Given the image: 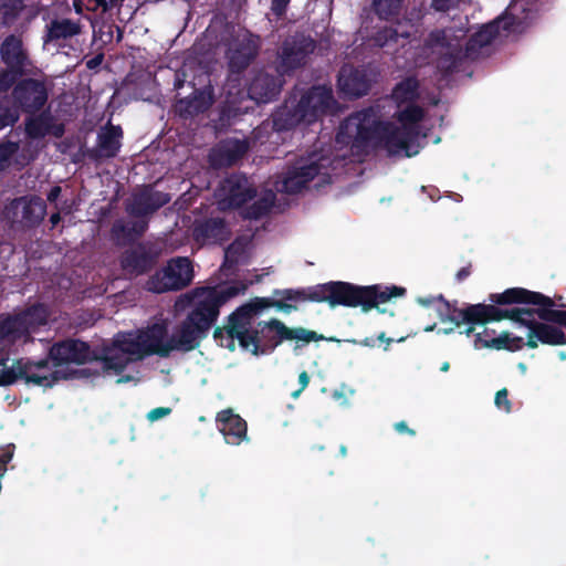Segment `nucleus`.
Wrapping results in <instances>:
<instances>
[{
	"mask_svg": "<svg viewBox=\"0 0 566 566\" xmlns=\"http://www.w3.org/2000/svg\"><path fill=\"white\" fill-rule=\"evenodd\" d=\"M434 301H436V298H434V297H428V298H424V297H418V298H417V302H418L420 305H422V306H429V305H430L431 303H433ZM437 301H439V300H438V297H437Z\"/></svg>",
	"mask_w": 566,
	"mask_h": 566,
	"instance_id": "obj_64",
	"label": "nucleus"
},
{
	"mask_svg": "<svg viewBox=\"0 0 566 566\" xmlns=\"http://www.w3.org/2000/svg\"><path fill=\"white\" fill-rule=\"evenodd\" d=\"M122 137L120 126L108 125L97 134L96 146L88 150V157L95 161L116 157L122 146Z\"/></svg>",
	"mask_w": 566,
	"mask_h": 566,
	"instance_id": "obj_26",
	"label": "nucleus"
},
{
	"mask_svg": "<svg viewBox=\"0 0 566 566\" xmlns=\"http://www.w3.org/2000/svg\"><path fill=\"white\" fill-rule=\"evenodd\" d=\"M283 75L259 71L251 80L248 94L256 103H269L276 98L283 86Z\"/></svg>",
	"mask_w": 566,
	"mask_h": 566,
	"instance_id": "obj_22",
	"label": "nucleus"
},
{
	"mask_svg": "<svg viewBox=\"0 0 566 566\" xmlns=\"http://www.w3.org/2000/svg\"><path fill=\"white\" fill-rule=\"evenodd\" d=\"M268 326L276 329V332L279 333V339L275 340L274 345H280L283 340L293 339L302 342L304 344L324 339V335L318 334L315 331H310L304 327L290 328L277 318L270 319Z\"/></svg>",
	"mask_w": 566,
	"mask_h": 566,
	"instance_id": "obj_31",
	"label": "nucleus"
},
{
	"mask_svg": "<svg viewBox=\"0 0 566 566\" xmlns=\"http://www.w3.org/2000/svg\"><path fill=\"white\" fill-rule=\"evenodd\" d=\"M213 103V93L210 86L195 88L189 96L177 99L176 111L184 118L205 113Z\"/></svg>",
	"mask_w": 566,
	"mask_h": 566,
	"instance_id": "obj_27",
	"label": "nucleus"
},
{
	"mask_svg": "<svg viewBox=\"0 0 566 566\" xmlns=\"http://www.w3.org/2000/svg\"><path fill=\"white\" fill-rule=\"evenodd\" d=\"M157 263L158 253L144 243L126 249L119 256L120 269L130 277L148 274Z\"/></svg>",
	"mask_w": 566,
	"mask_h": 566,
	"instance_id": "obj_20",
	"label": "nucleus"
},
{
	"mask_svg": "<svg viewBox=\"0 0 566 566\" xmlns=\"http://www.w3.org/2000/svg\"><path fill=\"white\" fill-rule=\"evenodd\" d=\"M260 49V36L249 31L233 39L226 52L229 80L239 81L258 57Z\"/></svg>",
	"mask_w": 566,
	"mask_h": 566,
	"instance_id": "obj_11",
	"label": "nucleus"
},
{
	"mask_svg": "<svg viewBox=\"0 0 566 566\" xmlns=\"http://www.w3.org/2000/svg\"><path fill=\"white\" fill-rule=\"evenodd\" d=\"M298 107L306 115V124L317 122L322 116L333 114L337 108V101L333 90L326 85H314L297 101Z\"/></svg>",
	"mask_w": 566,
	"mask_h": 566,
	"instance_id": "obj_16",
	"label": "nucleus"
},
{
	"mask_svg": "<svg viewBox=\"0 0 566 566\" xmlns=\"http://www.w3.org/2000/svg\"><path fill=\"white\" fill-rule=\"evenodd\" d=\"M461 0H432L431 6L436 11L446 12L454 8Z\"/></svg>",
	"mask_w": 566,
	"mask_h": 566,
	"instance_id": "obj_55",
	"label": "nucleus"
},
{
	"mask_svg": "<svg viewBox=\"0 0 566 566\" xmlns=\"http://www.w3.org/2000/svg\"><path fill=\"white\" fill-rule=\"evenodd\" d=\"M192 237L201 244H222L230 239L231 229L223 218L211 217L195 222Z\"/></svg>",
	"mask_w": 566,
	"mask_h": 566,
	"instance_id": "obj_21",
	"label": "nucleus"
},
{
	"mask_svg": "<svg viewBox=\"0 0 566 566\" xmlns=\"http://www.w3.org/2000/svg\"><path fill=\"white\" fill-rule=\"evenodd\" d=\"M0 59L6 65L0 70V92H9L14 82L27 76L34 67L21 36L7 35L0 44Z\"/></svg>",
	"mask_w": 566,
	"mask_h": 566,
	"instance_id": "obj_6",
	"label": "nucleus"
},
{
	"mask_svg": "<svg viewBox=\"0 0 566 566\" xmlns=\"http://www.w3.org/2000/svg\"><path fill=\"white\" fill-rule=\"evenodd\" d=\"M302 123L306 124V115L294 99L286 101L272 115L273 129L276 132L293 129Z\"/></svg>",
	"mask_w": 566,
	"mask_h": 566,
	"instance_id": "obj_30",
	"label": "nucleus"
},
{
	"mask_svg": "<svg viewBox=\"0 0 566 566\" xmlns=\"http://www.w3.org/2000/svg\"><path fill=\"white\" fill-rule=\"evenodd\" d=\"M275 307L276 310H286L287 305L281 302H268L262 297H254L250 302L242 304L233 311L223 326H218L213 331V338L217 344L230 352L235 350V339L243 349L252 346V354L263 355L259 329H251L254 317L263 310Z\"/></svg>",
	"mask_w": 566,
	"mask_h": 566,
	"instance_id": "obj_4",
	"label": "nucleus"
},
{
	"mask_svg": "<svg viewBox=\"0 0 566 566\" xmlns=\"http://www.w3.org/2000/svg\"><path fill=\"white\" fill-rule=\"evenodd\" d=\"M95 360L102 361L105 371L113 370L115 374H120L126 369L132 358L118 352L113 346H105L101 354L96 353Z\"/></svg>",
	"mask_w": 566,
	"mask_h": 566,
	"instance_id": "obj_36",
	"label": "nucleus"
},
{
	"mask_svg": "<svg viewBox=\"0 0 566 566\" xmlns=\"http://www.w3.org/2000/svg\"><path fill=\"white\" fill-rule=\"evenodd\" d=\"M20 113L35 115L44 108L49 99V90L43 80L22 76L9 91Z\"/></svg>",
	"mask_w": 566,
	"mask_h": 566,
	"instance_id": "obj_12",
	"label": "nucleus"
},
{
	"mask_svg": "<svg viewBox=\"0 0 566 566\" xmlns=\"http://www.w3.org/2000/svg\"><path fill=\"white\" fill-rule=\"evenodd\" d=\"M245 290L247 284L242 282L209 287L175 327L169 338L165 323H154L139 331L144 358L153 355L167 358L174 350L189 353L197 349L217 322L220 308Z\"/></svg>",
	"mask_w": 566,
	"mask_h": 566,
	"instance_id": "obj_1",
	"label": "nucleus"
},
{
	"mask_svg": "<svg viewBox=\"0 0 566 566\" xmlns=\"http://www.w3.org/2000/svg\"><path fill=\"white\" fill-rule=\"evenodd\" d=\"M20 114L9 92H0V130L13 127L19 122Z\"/></svg>",
	"mask_w": 566,
	"mask_h": 566,
	"instance_id": "obj_38",
	"label": "nucleus"
},
{
	"mask_svg": "<svg viewBox=\"0 0 566 566\" xmlns=\"http://www.w3.org/2000/svg\"><path fill=\"white\" fill-rule=\"evenodd\" d=\"M471 274V264L467 265V266H463L461 268L457 274H455V279L457 281L459 282H462L464 281L467 277H469Z\"/></svg>",
	"mask_w": 566,
	"mask_h": 566,
	"instance_id": "obj_61",
	"label": "nucleus"
},
{
	"mask_svg": "<svg viewBox=\"0 0 566 566\" xmlns=\"http://www.w3.org/2000/svg\"><path fill=\"white\" fill-rule=\"evenodd\" d=\"M419 135L420 132L412 127L378 120L371 108H364L342 122L336 139L345 142L347 138L354 148L382 147L390 155L403 151L407 157H411L418 154Z\"/></svg>",
	"mask_w": 566,
	"mask_h": 566,
	"instance_id": "obj_3",
	"label": "nucleus"
},
{
	"mask_svg": "<svg viewBox=\"0 0 566 566\" xmlns=\"http://www.w3.org/2000/svg\"><path fill=\"white\" fill-rule=\"evenodd\" d=\"M138 219L129 224L134 240L143 237L148 229V221L142 218Z\"/></svg>",
	"mask_w": 566,
	"mask_h": 566,
	"instance_id": "obj_53",
	"label": "nucleus"
},
{
	"mask_svg": "<svg viewBox=\"0 0 566 566\" xmlns=\"http://www.w3.org/2000/svg\"><path fill=\"white\" fill-rule=\"evenodd\" d=\"M81 33L80 22L71 19H54L46 25L44 42H57L66 40Z\"/></svg>",
	"mask_w": 566,
	"mask_h": 566,
	"instance_id": "obj_34",
	"label": "nucleus"
},
{
	"mask_svg": "<svg viewBox=\"0 0 566 566\" xmlns=\"http://www.w3.org/2000/svg\"><path fill=\"white\" fill-rule=\"evenodd\" d=\"M392 97L398 104L415 102L419 97L418 80L409 76L397 83L392 90Z\"/></svg>",
	"mask_w": 566,
	"mask_h": 566,
	"instance_id": "obj_39",
	"label": "nucleus"
},
{
	"mask_svg": "<svg viewBox=\"0 0 566 566\" xmlns=\"http://www.w3.org/2000/svg\"><path fill=\"white\" fill-rule=\"evenodd\" d=\"M298 382L301 385L300 389H297L296 391H294L292 394V396L294 398H296L307 386H308V382H310V376L306 371H302L300 375H298Z\"/></svg>",
	"mask_w": 566,
	"mask_h": 566,
	"instance_id": "obj_57",
	"label": "nucleus"
},
{
	"mask_svg": "<svg viewBox=\"0 0 566 566\" xmlns=\"http://www.w3.org/2000/svg\"><path fill=\"white\" fill-rule=\"evenodd\" d=\"M548 322L531 323L527 340L525 345L528 348H537L538 343L549 346L565 345L566 334L559 326L547 324Z\"/></svg>",
	"mask_w": 566,
	"mask_h": 566,
	"instance_id": "obj_28",
	"label": "nucleus"
},
{
	"mask_svg": "<svg viewBox=\"0 0 566 566\" xmlns=\"http://www.w3.org/2000/svg\"><path fill=\"white\" fill-rule=\"evenodd\" d=\"M255 196V187L241 172H234L226 177L217 190V198L221 209L240 208Z\"/></svg>",
	"mask_w": 566,
	"mask_h": 566,
	"instance_id": "obj_15",
	"label": "nucleus"
},
{
	"mask_svg": "<svg viewBox=\"0 0 566 566\" xmlns=\"http://www.w3.org/2000/svg\"><path fill=\"white\" fill-rule=\"evenodd\" d=\"M245 140L230 138L220 142L209 154V161L214 168L231 167L237 164L248 151Z\"/></svg>",
	"mask_w": 566,
	"mask_h": 566,
	"instance_id": "obj_25",
	"label": "nucleus"
},
{
	"mask_svg": "<svg viewBox=\"0 0 566 566\" xmlns=\"http://www.w3.org/2000/svg\"><path fill=\"white\" fill-rule=\"evenodd\" d=\"M291 0H271V11L277 18L285 15Z\"/></svg>",
	"mask_w": 566,
	"mask_h": 566,
	"instance_id": "obj_54",
	"label": "nucleus"
},
{
	"mask_svg": "<svg viewBox=\"0 0 566 566\" xmlns=\"http://www.w3.org/2000/svg\"><path fill=\"white\" fill-rule=\"evenodd\" d=\"M27 367V384H33L36 386L50 387L57 379L56 374H41L42 370H49V359L43 358L38 361L24 359Z\"/></svg>",
	"mask_w": 566,
	"mask_h": 566,
	"instance_id": "obj_35",
	"label": "nucleus"
},
{
	"mask_svg": "<svg viewBox=\"0 0 566 566\" xmlns=\"http://www.w3.org/2000/svg\"><path fill=\"white\" fill-rule=\"evenodd\" d=\"M274 196H264L244 209L243 217L249 220H259L265 217L272 209Z\"/></svg>",
	"mask_w": 566,
	"mask_h": 566,
	"instance_id": "obj_43",
	"label": "nucleus"
},
{
	"mask_svg": "<svg viewBox=\"0 0 566 566\" xmlns=\"http://www.w3.org/2000/svg\"><path fill=\"white\" fill-rule=\"evenodd\" d=\"M192 277L193 269L191 261L186 256H177L170 259L166 266L149 276L145 289L157 294L180 291L191 283Z\"/></svg>",
	"mask_w": 566,
	"mask_h": 566,
	"instance_id": "obj_8",
	"label": "nucleus"
},
{
	"mask_svg": "<svg viewBox=\"0 0 566 566\" xmlns=\"http://www.w3.org/2000/svg\"><path fill=\"white\" fill-rule=\"evenodd\" d=\"M497 304H471L464 307V318L470 325H484L490 322L503 321L502 308Z\"/></svg>",
	"mask_w": 566,
	"mask_h": 566,
	"instance_id": "obj_33",
	"label": "nucleus"
},
{
	"mask_svg": "<svg viewBox=\"0 0 566 566\" xmlns=\"http://www.w3.org/2000/svg\"><path fill=\"white\" fill-rule=\"evenodd\" d=\"M489 336V329L484 328L482 333L475 334L474 346L475 348H494L497 350L505 349L509 352H516L523 348L525 345L524 340L520 336H511L510 333L505 332L499 337L486 338Z\"/></svg>",
	"mask_w": 566,
	"mask_h": 566,
	"instance_id": "obj_32",
	"label": "nucleus"
},
{
	"mask_svg": "<svg viewBox=\"0 0 566 566\" xmlns=\"http://www.w3.org/2000/svg\"><path fill=\"white\" fill-rule=\"evenodd\" d=\"M186 83V73L184 71H177L175 74L174 88L180 90Z\"/></svg>",
	"mask_w": 566,
	"mask_h": 566,
	"instance_id": "obj_59",
	"label": "nucleus"
},
{
	"mask_svg": "<svg viewBox=\"0 0 566 566\" xmlns=\"http://www.w3.org/2000/svg\"><path fill=\"white\" fill-rule=\"evenodd\" d=\"M516 18L512 14H505L481 27L465 43L467 57L476 60L481 50L490 45L501 34V31L509 33L514 30Z\"/></svg>",
	"mask_w": 566,
	"mask_h": 566,
	"instance_id": "obj_18",
	"label": "nucleus"
},
{
	"mask_svg": "<svg viewBox=\"0 0 566 566\" xmlns=\"http://www.w3.org/2000/svg\"><path fill=\"white\" fill-rule=\"evenodd\" d=\"M170 412H171V409L168 407H157V408L151 409L148 412L147 419L149 421H156V420H159V419L168 416Z\"/></svg>",
	"mask_w": 566,
	"mask_h": 566,
	"instance_id": "obj_56",
	"label": "nucleus"
},
{
	"mask_svg": "<svg viewBox=\"0 0 566 566\" xmlns=\"http://www.w3.org/2000/svg\"><path fill=\"white\" fill-rule=\"evenodd\" d=\"M25 6L23 0H0V27H11Z\"/></svg>",
	"mask_w": 566,
	"mask_h": 566,
	"instance_id": "obj_41",
	"label": "nucleus"
},
{
	"mask_svg": "<svg viewBox=\"0 0 566 566\" xmlns=\"http://www.w3.org/2000/svg\"><path fill=\"white\" fill-rule=\"evenodd\" d=\"M394 428L400 434L407 433L411 437H413L416 434V431L413 429H410L406 421L396 422L394 424Z\"/></svg>",
	"mask_w": 566,
	"mask_h": 566,
	"instance_id": "obj_58",
	"label": "nucleus"
},
{
	"mask_svg": "<svg viewBox=\"0 0 566 566\" xmlns=\"http://www.w3.org/2000/svg\"><path fill=\"white\" fill-rule=\"evenodd\" d=\"M170 200L169 193L155 190L151 185H145L132 193L125 203V210L130 217L145 218L157 212Z\"/></svg>",
	"mask_w": 566,
	"mask_h": 566,
	"instance_id": "obj_19",
	"label": "nucleus"
},
{
	"mask_svg": "<svg viewBox=\"0 0 566 566\" xmlns=\"http://www.w3.org/2000/svg\"><path fill=\"white\" fill-rule=\"evenodd\" d=\"M48 311L43 304H33L25 310L8 315L0 321V338L15 343L29 338L48 323Z\"/></svg>",
	"mask_w": 566,
	"mask_h": 566,
	"instance_id": "obj_7",
	"label": "nucleus"
},
{
	"mask_svg": "<svg viewBox=\"0 0 566 566\" xmlns=\"http://www.w3.org/2000/svg\"><path fill=\"white\" fill-rule=\"evenodd\" d=\"M402 2L403 0H373V8L380 19H389L399 14Z\"/></svg>",
	"mask_w": 566,
	"mask_h": 566,
	"instance_id": "obj_46",
	"label": "nucleus"
},
{
	"mask_svg": "<svg viewBox=\"0 0 566 566\" xmlns=\"http://www.w3.org/2000/svg\"><path fill=\"white\" fill-rule=\"evenodd\" d=\"M338 86L344 95L357 98L368 94L371 80L364 69L343 66L338 74Z\"/></svg>",
	"mask_w": 566,
	"mask_h": 566,
	"instance_id": "obj_23",
	"label": "nucleus"
},
{
	"mask_svg": "<svg viewBox=\"0 0 566 566\" xmlns=\"http://www.w3.org/2000/svg\"><path fill=\"white\" fill-rule=\"evenodd\" d=\"M489 300L502 305H532L534 307H513L502 308L503 319H510L530 329L531 323H537L534 319L536 315L541 321L566 326V311L554 310V301L539 292L530 291L524 287H510L502 293H492Z\"/></svg>",
	"mask_w": 566,
	"mask_h": 566,
	"instance_id": "obj_5",
	"label": "nucleus"
},
{
	"mask_svg": "<svg viewBox=\"0 0 566 566\" xmlns=\"http://www.w3.org/2000/svg\"><path fill=\"white\" fill-rule=\"evenodd\" d=\"M25 134L31 139L45 137L52 127V117L49 113H41L36 116L30 115L25 119Z\"/></svg>",
	"mask_w": 566,
	"mask_h": 566,
	"instance_id": "obj_37",
	"label": "nucleus"
},
{
	"mask_svg": "<svg viewBox=\"0 0 566 566\" xmlns=\"http://www.w3.org/2000/svg\"><path fill=\"white\" fill-rule=\"evenodd\" d=\"M327 158L312 154L307 158H300L293 165L287 166L280 180L276 181V189L280 192L295 195L301 192L310 181L322 174L325 169Z\"/></svg>",
	"mask_w": 566,
	"mask_h": 566,
	"instance_id": "obj_9",
	"label": "nucleus"
},
{
	"mask_svg": "<svg viewBox=\"0 0 566 566\" xmlns=\"http://www.w3.org/2000/svg\"><path fill=\"white\" fill-rule=\"evenodd\" d=\"M60 195H61V187L60 186H54L48 192L46 199L50 202H54L60 197Z\"/></svg>",
	"mask_w": 566,
	"mask_h": 566,
	"instance_id": "obj_63",
	"label": "nucleus"
},
{
	"mask_svg": "<svg viewBox=\"0 0 566 566\" xmlns=\"http://www.w3.org/2000/svg\"><path fill=\"white\" fill-rule=\"evenodd\" d=\"M423 108L412 103L397 114V119L401 126L412 127L416 132H420L419 123L423 119Z\"/></svg>",
	"mask_w": 566,
	"mask_h": 566,
	"instance_id": "obj_42",
	"label": "nucleus"
},
{
	"mask_svg": "<svg viewBox=\"0 0 566 566\" xmlns=\"http://www.w3.org/2000/svg\"><path fill=\"white\" fill-rule=\"evenodd\" d=\"M401 25H385L378 28L370 36L373 46L384 49L387 53L396 52L399 46H405L410 36L409 32L401 30Z\"/></svg>",
	"mask_w": 566,
	"mask_h": 566,
	"instance_id": "obj_29",
	"label": "nucleus"
},
{
	"mask_svg": "<svg viewBox=\"0 0 566 566\" xmlns=\"http://www.w3.org/2000/svg\"><path fill=\"white\" fill-rule=\"evenodd\" d=\"M112 346L127 357H130L132 360L144 358L138 335L136 337L130 335L117 336L114 338Z\"/></svg>",
	"mask_w": 566,
	"mask_h": 566,
	"instance_id": "obj_40",
	"label": "nucleus"
},
{
	"mask_svg": "<svg viewBox=\"0 0 566 566\" xmlns=\"http://www.w3.org/2000/svg\"><path fill=\"white\" fill-rule=\"evenodd\" d=\"M18 379L27 381L24 358L17 359L13 361L11 367L2 369L0 374V386L13 385Z\"/></svg>",
	"mask_w": 566,
	"mask_h": 566,
	"instance_id": "obj_44",
	"label": "nucleus"
},
{
	"mask_svg": "<svg viewBox=\"0 0 566 566\" xmlns=\"http://www.w3.org/2000/svg\"><path fill=\"white\" fill-rule=\"evenodd\" d=\"M95 2V9H101L102 12H107L112 8H115L116 6H111V0H94Z\"/></svg>",
	"mask_w": 566,
	"mask_h": 566,
	"instance_id": "obj_62",
	"label": "nucleus"
},
{
	"mask_svg": "<svg viewBox=\"0 0 566 566\" xmlns=\"http://www.w3.org/2000/svg\"><path fill=\"white\" fill-rule=\"evenodd\" d=\"M380 342V343H386V347L385 349L388 348V346L392 343V339L391 338H388L386 337V334L384 332H381L377 338H374V337H365L364 339L361 340H357V339H346V342L348 343H352V344H355V345H360V346H364V347H375L376 346V342Z\"/></svg>",
	"mask_w": 566,
	"mask_h": 566,
	"instance_id": "obj_51",
	"label": "nucleus"
},
{
	"mask_svg": "<svg viewBox=\"0 0 566 566\" xmlns=\"http://www.w3.org/2000/svg\"><path fill=\"white\" fill-rule=\"evenodd\" d=\"M268 324L269 322H264L259 331L263 355L274 350L279 346L274 345L275 340L279 339V333L276 329L269 327Z\"/></svg>",
	"mask_w": 566,
	"mask_h": 566,
	"instance_id": "obj_47",
	"label": "nucleus"
},
{
	"mask_svg": "<svg viewBox=\"0 0 566 566\" xmlns=\"http://www.w3.org/2000/svg\"><path fill=\"white\" fill-rule=\"evenodd\" d=\"M111 235L117 242H119V241H123V242H132V241H134L133 234H132V230H130V226L125 223L122 220H117V221H115L113 223V226L111 228Z\"/></svg>",
	"mask_w": 566,
	"mask_h": 566,
	"instance_id": "obj_50",
	"label": "nucleus"
},
{
	"mask_svg": "<svg viewBox=\"0 0 566 566\" xmlns=\"http://www.w3.org/2000/svg\"><path fill=\"white\" fill-rule=\"evenodd\" d=\"M494 402L499 409H503L505 412H511L512 403L509 400V391L506 388H502L496 392Z\"/></svg>",
	"mask_w": 566,
	"mask_h": 566,
	"instance_id": "obj_52",
	"label": "nucleus"
},
{
	"mask_svg": "<svg viewBox=\"0 0 566 566\" xmlns=\"http://www.w3.org/2000/svg\"><path fill=\"white\" fill-rule=\"evenodd\" d=\"M19 146L14 142L0 143V172L4 171L11 161L13 155L18 151Z\"/></svg>",
	"mask_w": 566,
	"mask_h": 566,
	"instance_id": "obj_49",
	"label": "nucleus"
},
{
	"mask_svg": "<svg viewBox=\"0 0 566 566\" xmlns=\"http://www.w3.org/2000/svg\"><path fill=\"white\" fill-rule=\"evenodd\" d=\"M216 421L228 444L240 446L249 440L247 421L231 408L219 411Z\"/></svg>",
	"mask_w": 566,
	"mask_h": 566,
	"instance_id": "obj_24",
	"label": "nucleus"
},
{
	"mask_svg": "<svg viewBox=\"0 0 566 566\" xmlns=\"http://www.w3.org/2000/svg\"><path fill=\"white\" fill-rule=\"evenodd\" d=\"M426 49L437 54V69L443 75L459 71L467 57V50L458 41H449L444 30H433L424 41Z\"/></svg>",
	"mask_w": 566,
	"mask_h": 566,
	"instance_id": "obj_10",
	"label": "nucleus"
},
{
	"mask_svg": "<svg viewBox=\"0 0 566 566\" xmlns=\"http://www.w3.org/2000/svg\"><path fill=\"white\" fill-rule=\"evenodd\" d=\"M103 57H104L103 54H97V55L93 56L92 59H90L86 62V67L90 70H94V69L98 67L103 62Z\"/></svg>",
	"mask_w": 566,
	"mask_h": 566,
	"instance_id": "obj_60",
	"label": "nucleus"
},
{
	"mask_svg": "<svg viewBox=\"0 0 566 566\" xmlns=\"http://www.w3.org/2000/svg\"><path fill=\"white\" fill-rule=\"evenodd\" d=\"M316 42L311 35L296 32L289 35L279 50L277 72L281 75L291 74L302 67L306 57L314 52Z\"/></svg>",
	"mask_w": 566,
	"mask_h": 566,
	"instance_id": "obj_13",
	"label": "nucleus"
},
{
	"mask_svg": "<svg viewBox=\"0 0 566 566\" xmlns=\"http://www.w3.org/2000/svg\"><path fill=\"white\" fill-rule=\"evenodd\" d=\"M245 253V243L235 239L224 251V265H237Z\"/></svg>",
	"mask_w": 566,
	"mask_h": 566,
	"instance_id": "obj_48",
	"label": "nucleus"
},
{
	"mask_svg": "<svg viewBox=\"0 0 566 566\" xmlns=\"http://www.w3.org/2000/svg\"><path fill=\"white\" fill-rule=\"evenodd\" d=\"M438 300L442 303V307L438 310L442 321H449L457 327L465 323V319H462V317L464 318V308H458L455 305L444 300L442 295H439Z\"/></svg>",
	"mask_w": 566,
	"mask_h": 566,
	"instance_id": "obj_45",
	"label": "nucleus"
},
{
	"mask_svg": "<svg viewBox=\"0 0 566 566\" xmlns=\"http://www.w3.org/2000/svg\"><path fill=\"white\" fill-rule=\"evenodd\" d=\"M406 289L401 286L368 285L361 286L344 281H329L327 283L316 284L301 289L274 290L273 295L279 300L263 297L268 302H281L289 307L281 310L284 313H291L297 310L294 303H327L329 307H360L364 313L378 308L382 303L392 297L403 296Z\"/></svg>",
	"mask_w": 566,
	"mask_h": 566,
	"instance_id": "obj_2",
	"label": "nucleus"
},
{
	"mask_svg": "<svg viewBox=\"0 0 566 566\" xmlns=\"http://www.w3.org/2000/svg\"><path fill=\"white\" fill-rule=\"evenodd\" d=\"M46 214L45 201L34 195L14 198L6 207V216L13 223L22 228L38 227Z\"/></svg>",
	"mask_w": 566,
	"mask_h": 566,
	"instance_id": "obj_14",
	"label": "nucleus"
},
{
	"mask_svg": "<svg viewBox=\"0 0 566 566\" xmlns=\"http://www.w3.org/2000/svg\"><path fill=\"white\" fill-rule=\"evenodd\" d=\"M49 358L55 367L67 364L84 365L96 359V352L86 342L66 338L50 347Z\"/></svg>",
	"mask_w": 566,
	"mask_h": 566,
	"instance_id": "obj_17",
	"label": "nucleus"
}]
</instances>
